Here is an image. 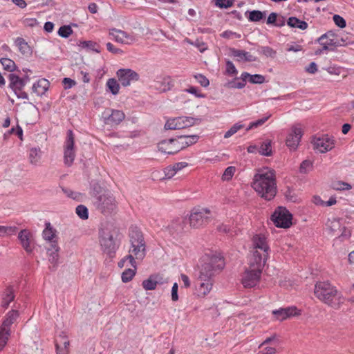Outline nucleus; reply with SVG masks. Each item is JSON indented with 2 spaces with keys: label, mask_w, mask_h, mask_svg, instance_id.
<instances>
[{
  "label": "nucleus",
  "mask_w": 354,
  "mask_h": 354,
  "mask_svg": "<svg viewBox=\"0 0 354 354\" xmlns=\"http://www.w3.org/2000/svg\"><path fill=\"white\" fill-rule=\"evenodd\" d=\"M8 79L10 80V87L13 90L15 94H17V91L22 90L26 86L24 80H21V77L15 74H9Z\"/></svg>",
  "instance_id": "obj_26"
},
{
  "label": "nucleus",
  "mask_w": 354,
  "mask_h": 354,
  "mask_svg": "<svg viewBox=\"0 0 354 354\" xmlns=\"http://www.w3.org/2000/svg\"><path fill=\"white\" fill-rule=\"evenodd\" d=\"M197 82L203 87H207L209 84V80L202 74H197L194 75Z\"/></svg>",
  "instance_id": "obj_51"
},
{
  "label": "nucleus",
  "mask_w": 354,
  "mask_h": 354,
  "mask_svg": "<svg viewBox=\"0 0 354 354\" xmlns=\"http://www.w3.org/2000/svg\"><path fill=\"white\" fill-rule=\"evenodd\" d=\"M313 167V162L310 160H304L299 167V171L302 174H306Z\"/></svg>",
  "instance_id": "obj_49"
},
{
  "label": "nucleus",
  "mask_w": 354,
  "mask_h": 354,
  "mask_svg": "<svg viewBox=\"0 0 354 354\" xmlns=\"http://www.w3.org/2000/svg\"><path fill=\"white\" fill-rule=\"evenodd\" d=\"M129 236L131 242L129 253H132L137 259H142L145 257L146 245L142 232L137 227L131 226Z\"/></svg>",
  "instance_id": "obj_8"
},
{
  "label": "nucleus",
  "mask_w": 354,
  "mask_h": 354,
  "mask_svg": "<svg viewBox=\"0 0 354 354\" xmlns=\"http://www.w3.org/2000/svg\"><path fill=\"white\" fill-rule=\"evenodd\" d=\"M118 230L111 223H105L99 230V243L102 252L113 257L120 245Z\"/></svg>",
  "instance_id": "obj_4"
},
{
  "label": "nucleus",
  "mask_w": 354,
  "mask_h": 354,
  "mask_svg": "<svg viewBox=\"0 0 354 354\" xmlns=\"http://www.w3.org/2000/svg\"><path fill=\"white\" fill-rule=\"evenodd\" d=\"M152 277L156 285H162L168 282V279L165 278L162 274H153Z\"/></svg>",
  "instance_id": "obj_56"
},
{
  "label": "nucleus",
  "mask_w": 354,
  "mask_h": 354,
  "mask_svg": "<svg viewBox=\"0 0 354 354\" xmlns=\"http://www.w3.org/2000/svg\"><path fill=\"white\" fill-rule=\"evenodd\" d=\"M253 250H259L262 254L268 256L269 246L263 236L256 235L253 237Z\"/></svg>",
  "instance_id": "obj_21"
},
{
  "label": "nucleus",
  "mask_w": 354,
  "mask_h": 354,
  "mask_svg": "<svg viewBox=\"0 0 354 354\" xmlns=\"http://www.w3.org/2000/svg\"><path fill=\"white\" fill-rule=\"evenodd\" d=\"M142 285L143 288L146 290H155L157 286L152 275H151L147 279L144 280L142 283Z\"/></svg>",
  "instance_id": "obj_40"
},
{
  "label": "nucleus",
  "mask_w": 354,
  "mask_h": 354,
  "mask_svg": "<svg viewBox=\"0 0 354 354\" xmlns=\"http://www.w3.org/2000/svg\"><path fill=\"white\" fill-rule=\"evenodd\" d=\"M75 212L78 216L83 220H86L88 218V211L85 205H77Z\"/></svg>",
  "instance_id": "obj_41"
},
{
  "label": "nucleus",
  "mask_w": 354,
  "mask_h": 354,
  "mask_svg": "<svg viewBox=\"0 0 354 354\" xmlns=\"http://www.w3.org/2000/svg\"><path fill=\"white\" fill-rule=\"evenodd\" d=\"M49 84V82L46 79L39 80L33 84L32 91L38 96H41L48 90Z\"/></svg>",
  "instance_id": "obj_28"
},
{
  "label": "nucleus",
  "mask_w": 354,
  "mask_h": 354,
  "mask_svg": "<svg viewBox=\"0 0 354 354\" xmlns=\"http://www.w3.org/2000/svg\"><path fill=\"white\" fill-rule=\"evenodd\" d=\"M259 51L267 57L274 58L277 55V51L270 46H262Z\"/></svg>",
  "instance_id": "obj_44"
},
{
  "label": "nucleus",
  "mask_w": 354,
  "mask_h": 354,
  "mask_svg": "<svg viewBox=\"0 0 354 354\" xmlns=\"http://www.w3.org/2000/svg\"><path fill=\"white\" fill-rule=\"evenodd\" d=\"M292 214L285 207H279L271 216L276 227L288 228L292 225Z\"/></svg>",
  "instance_id": "obj_11"
},
{
  "label": "nucleus",
  "mask_w": 354,
  "mask_h": 354,
  "mask_svg": "<svg viewBox=\"0 0 354 354\" xmlns=\"http://www.w3.org/2000/svg\"><path fill=\"white\" fill-rule=\"evenodd\" d=\"M234 0H215V5L220 8H228L233 6Z\"/></svg>",
  "instance_id": "obj_48"
},
{
  "label": "nucleus",
  "mask_w": 354,
  "mask_h": 354,
  "mask_svg": "<svg viewBox=\"0 0 354 354\" xmlns=\"http://www.w3.org/2000/svg\"><path fill=\"white\" fill-rule=\"evenodd\" d=\"M314 149L320 153H326L335 147V140L328 135L315 137L312 141Z\"/></svg>",
  "instance_id": "obj_13"
},
{
  "label": "nucleus",
  "mask_w": 354,
  "mask_h": 354,
  "mask_svg": "<svg viewBox=\"0 0 354 354\" xmlns=\"http://www.w3.org/2000/svg\"><path fill=\"white\" fill-rule=\"evenodd\" d=\"M259 149V153L263 156H270L272 153L270 140L263 142Z\"/></svg>",
  "instance_id": "obj_34"
},
{
  "label": "nucleus",
  "mask_w": 354,
  "mask_h": 354,
  "mask_svg": "<svg viewBox=\"0 0 354 354\" xmlns=\"http://www.w3.org/2000/svg\"><path fill=\"white\" fill-rule=\"evenodd\" d=\"M73 33L70 26H62L59 28L58 35L63 38H68Z\"/></svg>",
  "instance_id": "obj_45"
},
{
  "label": "nucleus",
  "mask_w": 354,
  "mask_h": 354,
  "mask_svg": "<svg viewBox=\"0 0 354 354\" xmlns=\"http://www.w3.org/2000/svg\"><path fill=\"white\" fill-rule=\"evenodd\" d=\"M106 48L107 50H109L110 53L115 54V55H121L124 53V51L121 50L120 48H116L110 42H108L106 44Z\"/></svg>",
  "instance_id": "obj_58"
},
{
  "label": "nucleus",
  "mask_w": 354,
  "mask_h": 354,
  "mask_svg": "<svg viewBox=\"0 0 354 354\" xmlns=\"http://www.w3.org/2000/svg\"><path fill=\"white\" fill-rule=\"evenodd\" d=\"M178 122L176 121V118L168 120L165 124V129H178Z\"/></svg>",
  "instance_id": "obj_57"
},
{
  "label": "nucleus",
  "mask_w": 354,
  "mask_h": 354,
  "mask_svg": "<svg viewBox=\"0 0 354 354\" xmlns=\"http://www.w3.org/2000/svg\"><path fill=\"white\" fill-rule=\"evenodd\" d=\"M198 48L200 52L203 53L207 48L205 43L197 39L194 43H191Z\"/></svg>",
  "instance_id": "obj_61"
},
{
  "label": "nucleus",
  "mask_w": 354,
  "mask_h": 354,
  "mask_svg": "<svg viewBox=\"0 0 354 354\" xmlns=\"http://www.w3.org/2000/svg\"><path fill=\"white\" fill-rule=\"evenodd\" d=\"M178 122V129H185L193 126L201 120L192 117H178L176 118Z\"/></svg>",
  "instance_id": "obj_29"
},
{
  "label": "nucleus",
  "mask_w": 354,
  "mask_h": 354,
  "mask_svg": "<svg viewBox=\"0 0 354 354\" xmlns=\"http://www.w3.org/2000/svg\"><path fill=\"white\" fill-rule=\"evenodd\" d=\"M296 307H288L286 308H279L272 311V314L275 316L276 319L283 321L292 315H297L299 313H297Z\"/></svg>",
  "instance_id": "obj_23"
},
{
  "label": "nucleus",
  "mask_w": 354,
  "mask_h": 354,
  "mask_svg": "<svg viewBox=\"0 0 354 354\" xmlns=\"http://www.w3.org/2000/svg\"><path fill=\"white\" fill-rule=\"evenodd\" d=\"M164 174H165V176L163 178H167V179H170L171 178H172L176 173L175 172V170L172 167L171 165H169L168 167H167L166 168H165L164 169Z\"/></svg>",
  "instance_id": "obj_59"
},
{
  "label": "nucleus",
  "mask_w": 354,
  "mask_h": 354,
  "mask_svg": "<svg viewBox=\"0 0 354 354\" xmlns=\"http://www.w3.org/2000/svg\"><path fill=\"white\" fill-rule=\"evenodd\" d=\"M117 76L123 86H129L131 82H136L139 79V75L129 68L119 69L117 71Z\"/></svg>",
  "instance_id": "obj_15"
},
{
  "label": "nucleus",
  "mask_w": 354,
  "mask_h": 354,
  "mask_svg": "<svg viewBox=\"0 0 354 354\" xmlns=\"http://www.w3.org/2000/svg\"><path fill=\"white\" fill-rule=\"evenodd\" d=\"M93 205L95 209L104 216L111 215L118 209V202L109 190H104L102 194L96 196Z\"/></svg>",
  "instance_id": "obj_7"
},
{
  "label": "nucleus",
  "mask_w": 354,
  "mask_h": 354,
  "mask_svg": "<svg viewBox=\"0 0 354 354\" xmlns=\"http://www.w3.org/2000/svg\"><path fill=\"white\" fill-rule=\"evenodd\" d=\"M210 215L211 212L209 209L193 208L188 218L189 227L199 228L206 225L210 221Z\"/></svg>",
  "instance_id": "obj_10"
},
{
  "label": "nucleus",
  "mask_w": 354,
  "mask_h": 354,
  "mask_svg": "<svg viewBox=\"0 0 354 354\" xmlns=\"http://www.w3.org/2000/svg\"><path fill=\"white\" fill-rule=\"evenodd\" d=\"M251 186L258 195L265 200L273 199L277 189L275 171L268 167L258 169L254 176Z\"/></svg>",
  "instance_id": "obj_2"
},
{
  "label": "nucleus",
  "mask_w": 354,
  "mask_h": 354,
  "mask_svg": "<svg viewBox=\"0 0 354 354\" xmlns=\"http://www.w3.org/2000/svg\"><path fill=\"white\" fill-rule=\"evenodd\" d=\"M302 134V131L300 127H294L286 138V145L292 149H297Z\"/></svg>",
  "instance_id": "obj_19"
},
{
  "label": "nucleus",
  "mask_w": 354,
  "mask_h": 354,
  "mask_svg": "<svg viewBox=\"0 0 354 354\" xmlns=\"http://www.w3.org/2000/svg\"><path fill=\"white\" fill-rule=\"evenodd\" d=\"M124 117V113L120 110L107 109L103 113L104 123L111 126L118 125Z\"/></svg>",
  "instance_id": "obj_17"
},
{
  "label": "nucleus",
  "mask_w": 354,
  "mask_h": 354,
  "mask_svg": "<svg viewBox=\"0 0 354 354\" xmlns=\"http://www.w3.org/2000/svg\"><path fill=\"white\" fill-rule=\"evenodd\" d=\"M30 232L26 230H21L18 235V238L20 240L23 248L29 253L32 250V247L30 246Z\"/></svg>",
  "instance_id": "obj_27"
},
{
  "label": "nucleus",
  "mask_w": 354,
  "mask_h": 354,
  "mask_svg": "<svg viewBox=\"0 0 354 354\" xmlns=\"http://www.w3.org/2000/svg\"><path fill=\"white\" fill-rule=\"evenodd\" d=\"M15 45L18 47L20 53L25 56H30L32 54V50L26 40L22 37H17L15 41Z\"/></svg>",
  "instance_id": "obj_30"
},
{
  "label": "nucleus",
  "mask_w": 354,
  "mask_h": 354,
  "mask_svg": "<svg viewBox=\"0 0 354 354\" xmlns=\"http://www.w3.org/2000/svg\"><path fill=\"white\" fill-rule=\"evenodd\" d=\"M262 272L257 271L255 269L247 268L243 273L241 281L245 288H252L255 286L261 279Z\"/></svg>",
  "instance_id": "obj_14"
},
{
  "label": "nucleus",
  "mask_w": 354,
  "mask_h": 354,
  "mask_svg": "<svg viewBox=\"0 0 354 354\" xmlns=\"http://www.w3.org/2000/svg\"><path fill=\"white\" fill-rule=\"evenodd\" d=\"M314 294L322 302L335 310L339 309L345 301L342 292L328 281L317 282Z\"/></svg>",
  "instance_id": "obj_3"
},
{
  "label": "nucleus",
  "mask_w": 354,
  "mask_h": 354,
  "mask_svg": "<svg viewBox=\"0 0 354 354\" xmlns=\"http://www.w3.org/2000/svg\"><path fill=\"white\" fill-rule=\"evenodd\" d=\"M216 230L219 232L227 234V233L230 232V227L229 225H227L224 224V223H220V224H218L216 226Z\"/></svg>",
  "instance_id": "obj_63"
},
{
  "label": "nucleus",
  "mask_w": 354,
  "mask_h": 354,
  "mask_svg": "<svg viewBox=\"0 0 354 354\" xmlns=\"http://www.w3.org/2000/svg\"><path fill=\"white\" fill-rule=\"evenodd\" d=\"M235 170L236 169H235L234 167L230 166V167H227L225 169V171L223 174V176H222L223 180H228L231 179L235 172Z\"/></svg>",
  "instance_id": "obj_50"
},
{
  "label": "nucleus",
  "mask_w": 354,
  "mask_h": 354,
  "mask_svg": "<svg viewBox=\"0 0 354 354\" xmlns=\"http://www.w3.org/2000/svg\"><path fill=\"white\" fill-rule=\"evenodd\" d=\"M287 24L291 28H297L301 30H306L308 28V24L306 21H301L295 17H289Z\"/></svg>",
  "instance_id": "obj_32"
},
{
  "label": "nucleus",
  "mask_w": 354,
  "mask_h": 354,
  "mask_svg": "<svg viewBox=\"0 0 354 354\" xmlns=\"http://www.w3.org/2000/svg\"><path fill=\"white\" fill-rule=\"evenodd\" d=\"M272 343L273 345L277 346L279 344V339L277 338V335H274L271 337H267L260 345L259 347L263 346L264 345Z\"/></svg>",
  "instance_id": "obj_54"
},
{
  "label": "nucleus",
  "mask_w": 354,
  "mask_h": 354,
  "mask_svg": "<svg viewBox=\"0 0 354 354\" xmlns=\"http://www.w3.org/2000/svg\"><path fill=\"white\" fill-rule=\"evenodd\" d=\"M173 85L169 77H164L161 81H157L154 86L160 91L165 92L169 91Z\"/></svg>",
  "instance_id": "obj_31"
},
{
  "label": "nucleus",
  "mask_w": 354,
  "mask_h": 354,
  "mask_svg": "<svg viewBox=\"0 0 354 354\" xmlns=\"http://www.w3.org/2000/svg\"><path fill=\"white\" fill-rule=\"evenodd\" d=\"M136 269H131L128 268L126 269L122 273V281L124 283H127L130 281L134 275L136 274Z\"/></svg>",
  "instance_id": "obj_39"
},
{
  "label": "nucleus",
  "mask_w": 354,
  "mask_h": 354,
  "mask_svg": "<svg viewBox=\"0 0 354 354\" xmlns=\"http://www.w3.org/2000/svg\"><path fill=\"white\" fill-rule=\"evenodd\" d=\"M225 266L224 259L221 255L211 256L201 265L196 281V290L198 297H205L212 288L214 277Z\"/></svg>",
  "instance_id": "obj_1"
},
{
  "label": "nucleus",
  "mask_w": 354,
  "mask_h": 354,
  "mask_svg": "<svg viewBox=\"0 0 354 354\" xmlns=\"http://www.w3.org/2000/svg\"><path fill=\"white\" fill-rule=\"evenodd\" d=\"M106 86L113 95H117L119 93L120 85L115 79H109Z\"/></svg>",
  "instance_id": "obj_36"
},
{
  "label": "nucleus",
  "mask_w": 354,
  "mask_h": 354,
  "mask_svg": "<svg viewBox=\"0 0 354 354\" xmlns=\"http://www.w3.org/2000/svg\"><path fill=\"white\" fill-rule=\"evenodd\" d=\"M264 17V12L259 10H252L250 12L248 19L250 21L257 22L261 20Z\"/></svg>",
  "instance_id": "obj_42"
},
{
  "label": "nucleus",
  "mask_w": 354,
  "mask_h": 354,
  "mask_svg": "<svg viewBox=\"0 0 354 354\" xmlns=\"http://www.w3.org/2000/svg\"><path fill=\"white\" fill-rule=\"evenodd\" d=\"M230 55L236 57V61L237 62H255L257 57L252 55L249 52L243 50H239L234 48H230Z\"/></svg>",
  "instance_id": "obj_22"
},
{
  "label": "nucleus",
  "mask_w": 354,
  "mask_h": 354,
  "mask_svg": "<svg viewBox=\"0 0 354 354\" xmlns=\"http://www.w3.org/2000/svg\"><path fill=\"white\" fill-rule=\"evenodd\" d=\"M15 298V289L13 285H8L1 293V306L4 309H7L10 304L14 301Z\"/></svg>",
  "instance_id": "obj_20"
},
{
  "label": "nucleus",
  "mask_w": 354,
  "mask_h": 354,
  "mask_svg": "<svg viewBox=\"0 0 354 354\" xmlns=\"http://www.w3.org/2000/svg\"><path fill=\"white\" fill-rule=\"evenodd\" d=\"M333 21H334L335 25L337 26L338 27H339L341 28H344L346 27V22L345 19L340 15H335L333 16Z\"/></svg>",
  "instance_id": "obj_52"
},
{
  "label": "nucleus",
  "mask_w": 354,
  "mask_h": 354,
  "mask_svg": "<svg viewBox=\"0 0 354 354\" xmlns=\"http://www.w3.org/2000/svg\"><path fill=\"white\" fill-rule=\"evenodd\" d=\"M19 316L17 310H11L6 315V317L0 327V351L3 350L7 344L10 335V326L15 323Z\"/></svg>",
  "instance_id": "obj_9"
},
{
  "label": "nucleus",
  "mask_w": 354,
  "mask_h": 354,
  "mask_svg": "<svg viewBox=\"0 0 354 354\" xmlns=\"http://www.w3.org/2000/svg\"><path fill=\"white\" fill-rule=\"evenodd\" d=\"M29 161L32 165H37L41 158L40 148H32L29 152Z\"/></svg>",
  "instance_id": "obj_33"
},
{
  "label": "nucleus",
  "mask_w": 354,
  "mask_h": 354,
  "mask_svg": "<svg viewBox=\"0 0 354 354\" xmlns=\"http://www.w3.org/2000/svg\"><path fill=\"white\" fill-rule=\"evenodd\" d=\"M109 36L111 39H114L116 42L122 44L130 45L136 41V38L133 35L128 34L127 32L112 28L109 30Z\"/></svg>",
  "instance_id": "obj_16"
},
{
  "label": "nucleus",
  "mask_w": 354,
  "mask_h": 354,
  "mask_svg": "<svg viewBox=\"0 0 354 354\" xmlns=\"http://www.w3.org/2000/svg\"><path fill=\"white\" fill-rule=\"evenodd\" d=\"M75 135L72 130L69 129L66 133V138L64 145V163L71 166L74 161L75 152L74 149Z\"/></svg>",
  "instance_id": "obj_12"
},
{
  "label": "nucleus",
  "mask_w": 354,
  "mask_h": 354,
  "mask_svg": "<svg viewBox=\"0 0 354 354\" xmlns=\"http://www.w3.org/2000/svg\"><path fill=\"white\" fill-rule=\"evenodd\" d=\"M323 41L326 42V44H330V46L334 47L342 46L344 45L336 38V34L332 30L326 32L317 39V42H323Z\"/></svg>",
  "instance_id": "obj_24"
},
{
  "label": "nucleus",
  "mask_w": 354,
  "mask_h": 354,
  "mask_svg": "<svg viewBox=\"0 0 354 354\" xmlns=\"http://www.w3.org/2000/svg\"><path fill=\"white\" fill-rule=\"evenodd\" d=\"M249 82L252 84H263L265 82V77L259 74L251 75Z\"/></svg>",
  "instance_id": "obj_53"
},
{
  "label": "nucleus",
  "mask_w": 354,
  "mask_h": 354,
  "mask_svg": "<svg viewBox=\"0 0 354 354\" xmlns=\"http://www.w3.org/2000/svg\"><path fill=\"white\" fill-rule=\"evenodd\" d=\"M268 256L262 254L259 250H253L252 254L249 259L250 269H255L257 271L262 272Z\"/></svg>",
  "instance_id": "obj_18"
},
{
  "label": "nucleus",
  "mask_w": 354,
  "mask_h": 354,
  "mask_svg": "<svg viewBox=\"0 0 354 354\" xmlns=\"http://www.w3.org/2000/svg\"><path fill=\"white\" fill-rule=\"evenodd\" d=\"M187 221L186 218H176L173 220L171 224L169 225V230L171 232H176L177 234L182 233L183 232H186L188 229L187 226Z\"/></svg>",
  "instance_id": "obj_25"
},
{
  "label": "nucleus",
  "mask_w": 354,
  "mask_h": 354,
  "mask_svg": "<svg viewBox=\"0 0 354 354\" xmlns=\"http://www.w3.org/2000/svg\"><path fill=\"white\" fill-rule=\"evenodd\" d=\"M326 226L330 232L333 234H335L337 231H340L341 228L340 223L337 219L328 220L326 223Z\"/></svg>",
  "instance_id": "obj_35"
},
{
  "label": "nucleus",
  "mask_w": 354,
  "mask_h": 354,
  "mask_svg": "<svg viewBox=\"0 0 354 354\" xmlns=\"http://www.w3.org/2000/svg\"><path fill=\"white\" fill-rule=\"evenodd\" d=\"M178 283H174L171 288V299L174 301H176L178 300Z\"/></svg>",
  "instance_id": "obj_62"
},
{
  "label": "nucleus",
  "mask_w": 354,
  "mask_h": 354,
  "mask_svg": "<svg viewBox=\"0 0 354 354\" xmlns=\"http://www.w3.org/2000/svg\"><path fill=\"white\" fill-rule=\"evenodd\" d=\"M243 124L240 123L234 124L224 135L225 138H228L235 134L239 130L243 128Z\"/></svg>",
  "instance_id": "obj_46"
},
{
  "label": "nucleus",
  "mask_w": 354,
  "mask_h": 354,
  "mask_svg": "<svg viewBox=\"0 0 354 354\" xmlns=\"http://www.w3.org/2000/svg\"><path fill=\"white\" fill-rule=\"evenodd\" d=\"M225 73L228 75H235L238 73L234 64L230 60L226 61Z\"/></svg>",
  "instance_id": "obj_47"
},
{
  "label": "nucleus",
  "mask_w": 354,
  "mask_h": 354,
  "mask_svg": "<svg viewBox=\"0 0 354 354\" xmlns=\"http://www.w3.org/2000/svg\"><path fill=\"white\" fill-rule=\"evenodd\" d=\"M26 26L34 27L38 24V21L35 18H26L24 21Z\"/></svg>",
  "instance_id": "obj_64"
},
{
  "label": "nucleus",
  "mask_w": 354,
  "mask_h": 354,
  "mask_svg": "<svg viewBox=\"0 0 354 354\" xmlns=\"http://www.w3.org/2000/svg\"><path fill=\"white\" fill-rule=\"evenodd\" d=\"M57 230L53 228L50 222L45 223V228L42 232V236L49 243L47 252L49 257V261L53 264V269H55L59 259V247L57 244Z\"/></svg>",
  "instance_id": "obj_6"
},
{
  "label": "nucleus",
  "mask_w": 354,
  "mask_h": 354,
  "mask_svg": "<svg viewBox=\"0 0 354 354\" xmlns=\"http://www.w3.org/2000/svg\"><path fill=\"white\" fill-rule=\"evenodd\" d=\"M0 62L2 64L3 68L8 71L12 72L16 68V64L15 62L9 58H1Z\"/></svg>",
  "instance_id": "obj_37"
},
{
  "label": "nucleus",
  "mask_w": 354,
  "mask_h": 354,
  "mask_svg": "<svg viewBox=\"0 0 354 354\" xmlns=\"http://www.w3.org/2000/svg\"><path fill=\"white\" fill-rule=\"evenodd\" d=\"M177 137L178 138H170L160 141L158 145L159 151L167 154H175L196 143L199 138L197 135H183Z\"/></svg>",
  "instance_id": "obj_5"
},
{
  "label": "nucleus",
  "mask_w": 354,
  "mask_h": 354,
  "mask_svg": "<svg viewBox=\"0 0 354 354\" xmlns=\"http://www.w3.org/2000/svg\"><path fill=\"white\" fill-rule=\"evenodd\" d=\"M245 84L246 83L243 80L239 82H235L234 81L229 82L227 84H225V86L228 88H243V87H245Z\"/></svg>",
  "instance_id": "obj_55"
},
{
  "label": "nucleus",
  "mask_w": 354,
  "mask_h": 354,
  "mask_svg": "<svg viewBox=\"0 0 354 354\" xmlns=\"http://www.w3.org/2000/svg\"><path fill=\"white\" fill-rule=\"evenodd\" d=\"M62 83L64 84V89H69L76 84L75 80L68 77H64L62 80Z\"/></svg>",
  "instance_id": "obj_60"
},
{
  "label": "nucleus",
  "mask_w": 354,
  "mask_h": 354,
  "mask_svg": "<svg viewBox=\"0 0 354 354\" xmlns=\"http://www.w3.org/2000/svg\"><path fill=\"white\" fill-rule=\"evenodd\" d=\"M331 187L337 191L349 190L351 189V185L343 181H336L331 184Z\"/></svg>",
  "instance_id": "obj_38"
},
{
  "label": "nucleus",
  "mask_w": 354,
  "mask_h": 354,
  "mask_svg": "<svg viewBox=\"0 0 354 354\" xmlns=\"http://www.w3.org/2000/svg\"><path fill=\"white\" fill-rule=\"evenodd\" d=\"M270 116H271V115L269 114L261 119H259L254 122H251L250 124V125L248 126V127L246 128V131H248L253 128H257V127L263 124L270 118Z\"/></svg>",
  "instance_id": "obj_43"
}]
</instances>
